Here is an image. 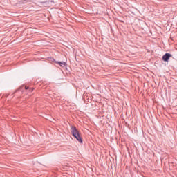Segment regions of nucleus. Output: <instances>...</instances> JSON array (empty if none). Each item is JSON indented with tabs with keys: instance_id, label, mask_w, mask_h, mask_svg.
I'll return each mask as SVG.
<instances>
[{
	"instance_id": "obj_4",
	"label": "nucleus",
	"mask_w": 177,
	"mask_h": 177,
	"mask_svg": "<svg viewBox=\"0 0 177 177\" xmlns=\"http://www.w3.org/2000/svg\"><path fill=\"white\" fill-rule=\"evenodd\" d=\"M25 89H28V87H27V86H26Z\"/></svg>"
},
{
	"instance_id": "obj_2",
	"label": "nucleus",
	"mask_w": 177,
	"mask_h": 177,
	"mask_svg": "<svg viewBox=\"0 0 177 177\" xmlns=\"http://www.w3.org/2000/svg\"><path fill=\"white\" fill-rule=\"evenodd\" d=\"M169 57H172V55L166 53L162 56V59L164 62H168V60H169Z\"/></svg>"
},
{
	"instance_id": "obj_3",
	"label": "nucleus",
	"mask_w": 177,
	"mask_h": 177,
	"mask_svg": "<svg viewBox=\"0 0 177 177\" xmlns=\"http://www.w3.org/2000/svg\"><path fill=\"white\" fill-rule=\"evenodd\" d=\"M57 64H59L61 67H66V63L64 62H56Z\"/></svg>"
},
{
	"instance_id": "obj_1",
	"label": "nucleus",
	"mask_w": 177,
	"mask_h": 177,
	"mask_svg": "<svg viewBox=\"0 0 177 177\" xmlns=\"http://www.w3.org/2000/svg\"><path fill=\"white\" fill-rule=\"evenodd\" d=\"M71 132L73 136L75 138V139L77 140V142H79V143H82V138L80 134V131L77 129V127H75V126H71Z\"/></svg>"
}]
</instances>
